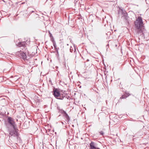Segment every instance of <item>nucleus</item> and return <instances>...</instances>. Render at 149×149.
Returning <instances> with one entry per match:
<instances>
[{"instance_id":"1","label":"nucleus","mask_w":149,"mask_h":149,"mask_svg":"<svg viewBox=\"0 0 149 149\" xmlns=\"http://www.w3.org/2000/svg\"><path fill=\"white\" fill-rule=\"evenodd\" d=\"M6 126L9 132V136L10 137L12 136H18L17 130L16 128V125L13 119L11 117H8Z\"/></svg>"},{"instance_id":"2","label":"nucleus","mask_w":149,"mask_h":149,"mask_svg":"<svg viewBox=\"0 0 149 149\" xmlns=\"http://www.w3.org/2000/svg\"><path fill=\"white\" fill-rule=\"evenodd\" d=\"M135 27L137 29H139L143 27L142 19L141 17H138V18L134 22Z\"/></svg>"},{"instance_id":"3","label":"nucleus","mask_w":149,"mask_h":149,"mask_svg":"<svg viewBox=\"0 0 149 149\" xmlns=\"http://www.w3.org/2000/svg\"><path fill=\"white\" fill-rule=\"evenodd\" d=\"M16 55L22 58L25 61H28L30 58V56H27L25 53L21 51L16 52Z\"/></svg>"},{"instance_id":"4","label":"nucleus","mask_w":149,"mask_h":149,"mask_svg":"<svg viewBox=\"0 0 149 149\" xmlns=\"http://www.w3.org/2000/svg\"><path fill=\"white\" fill-rule=\"evenodd\" d=\"M53 94L56 98L58 99L63 100L65 97V96H63L62 94H60L59 92L56 90L53 91Z\"/></svg>"},{"instance_id":"5","label":"nucleus","mask_w":149,"mask_h":149,"mask_svg":"<svg viewBox=\"0 0 149 149\" xmlns=\"http://www.w3.org/2000/svg\"><path fill=\"white\" fill-rule=\"evenodd\" d=\"M121 17L123 19L125 20H127L128 17L127 16V14L125 11H123L122 10L121 13Z\"/></svg>"},{"instance_id":"6","label":"nucleus","mask_w":149,"mask_h":149,"mask_svg":"<svg viewBox=\"0 0 149 149\" xmlns=\"http://www.w3.org/2000/svg\"><path fill=\"white\" fill-rule=\"evenodd\" d=\"M17 46L21 47V49H23L24 48H25L26 44L25 42H19L17 44Z\"/></svg>"},{"instance_id":"7","label":"nucleus","mask_w":149,"mask_h":149,"mask_svg":"<svg viewBox=\"0 0 149 149\" xmlns=\"http://www.w3.org/2000/svg\"><path fill=\"white\" fill-rule=\"evenodd\" d=\"M143 27L139 29H137V31L138 34L140 35H142V36H143L144 35L143 34L144 31L143 30Z\"/></svg>"},{"instance_id":"8","label":"nucleus","mask_w":149,"mask_h":149,"mask_svg":"<svg viewBox=\"0 0 149 149\" xmlns=\"http://www.w3.org/2000/svg\"><path fill=\"white\" fill-rule=\"evenodd\" d=\"M96 143L93 142H91L90 144V149H94L96 147Z\"/></svg>"},{"instance_id":"9","label":"nucleus","mask_w":149,"mask_h":149,"mask_svg":"<svg viewBox=\"0 0 149 149\" xmlns=\"http://www.w3.org/2000/svg\"><path fill=\"white\" fill-rule=\"evenodd\" d=\"M63 112L66 118V121H67V122H69L70 120V118L69 116L65 111H63Z\"/></svg>"},{"instance_id":"10","label":"nucleus","mask_w":149,"mask_h":149,"mask_svg":"<svg viewBox=\"0 0 149 149\" xmlns=\"http://www.w3.org/2000/svg\"><path fill=\"white\" fill-rule=\"evenodd\" d=\"M130 95V94L129 93L125 92L123 95L121 97H120V99H124L127 97L129 96Z\"/></svg>"},{"instance_id":"11","label":"nucleus","mask_w":149,"mask_h":149,"mask_svg":"<svg viewBox=\"0 0 149 149\" xmlns=\"http://www.w3.org/2000/svg\"><path fill=\"white\" fill-rule=\"evenodd\" d=\"M70 52H72L73 51L74 52L76 50V49L74 46H73V47H72L71 46L70 48Z\"/></svg>"},{"instance_id":"12","label":"nucleus","mask_w":149,"mask_h":149,"mask_svg":"<svg viewBox=\"0 0 149 149\" xmlns=\"http://www.w3.org/2000/svg\"><path fill=\"white\" fill-rule=\"evenodd\" d=\"M52 42H53V45L54 46V48L56 49V44L54 40V39H53V40H52Z\"/></svg>"},{"instance_id":"13","label":"nucleus","mask_w":149,"mask_h":149,"mask_svg":"<svg viewBox=\"0 0 149 149\" xmlns=\"http://www.w3.org/2000/svg\"><path fill=\"white\" fill-rule=\"evenodd\" d=\"M49 36L51 39V40L52 41V40H53V39H54L53 36H52V34H51V33L49 31Z\"/></svg>"},{"instance_id":"14","label":"nucleus","mask_w":149,"mask_h":149,"mask_svg":"<svg viewBox=\"0 0 149 149\" xmlns=\"http://www.w3.org/2000/svg\"><path fill=\"white\" fill-rule=\"evenodd\" d=\"M99 133H100V134L101 135H103L104 134V132L102 131H101L100 132H99Z\"/></svg>"},{"instance_id":"15","label":"nucleus","mask_w":149,"mask_h":149,"mask_svg":"<svg viewBox=\"0 0 149 149\" xmlns=\"http://www.w3.org/2000/svg\"><path fill=\"white\" fill-rule=\"evenodd\" d=\"M94 149H100L99 148H97V147H96Z\"/></svg>"},{"instance_id":"16","label":"nucleus","mask_w":149,"mask_h":149,"mask_svg":"<svg viewBox=\"0 0 149 149\" xmlns=\"http://www.w3.org/2000/svg\"><path fill=\"white\" fill-rule=\"evenodd\" d=\"M34 12V11H31V13H33V12Z\"/></svg>"},{"instance_id":"17","label":"nucleus","mask_w":149,"mask_h":149,"mask_svg":"<svg viewBox=\"0 0 149 149\" xmlns=\"http://www.w3.org/2000/svg\"><path fill=\"white\" fill-rule=\"evenodd\" d=\"M61 123H62V124L63 125L64 124V123H63V122H61Z\"/></svg>"},{"instance_id":"18","label":"nucleus","mask_w":149,"mask_h":149,"mask_svg":"<svg viewBox=\"0 0 149 149\" xmlns=\"http://www.w3.org/2000/svg\"><path fill=\"white\" fill-rule=\"evenodd\" d=\"M87 61H89V60L88 59H87Z\"/></svg>"}]
</instances>
